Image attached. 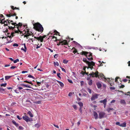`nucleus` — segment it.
Returning <instances> with one entry per match:
<instances>
[{"label":"nucleus","mask_w":130,"mask_h":130,"mask_svg":"<svg viewBox=\"0 0 130 130\" xmlns=\"http://www.w3.org/2000/svg\"><path fill=\"white\" fill-rule=\"evenodd\" d=\"M98 73L99 72L98 71H96L95 73H94L93 72L92 73L89 74V75H90V77H98L99 78H101L102 79H104V80L105 81L106 80H107L108 81H109V83L110 84L111 86H112V85H111L112 83L109 81L110 79L109 78H106L101 73L99 75Z\"/></svg>","instance_id":"f257e3e1"},{"label":"nucleus","mask_w":130,"mask_h":130,"mask_svg":"<svg viewBox=\"0 0 130 130\" xmlns=\"http://www.w3.org/2000/svg\"><path fill=\"white\" fill-rule=\"evenodd\" d=\"M34 28L36 30L39 32H42L44 30V28L42 25L39 23L37 22L33 24Z\"/></svg>","instance_id":"f03ea898"},{"label":"nucleus","mask_w":130,"mask_h":130,"mask_svg":"<svg viewBox=\"0 0 130 130\" xmlns=\"http://www.w3.org/2000/svg\"><path fill=\"white\" fill-rule=\"evenodd\" d=\"M82 54H83V55H84L90 61L92 60L93 59V58L92 57H91L90 58H88L87 57V54H88V52H87L86 51H82Z\"/></svg>","instance_id":"7ed1b4c3"},{"label":"nucleus","mask_w":130,"mask_h":130,"mask_svg":"<svg viewBox=\"0 0 130 130\" xmlns=\"http://www.w3.org/2000/svg\"><path fill=\"white\" fill-rule=\"evenodd\" d=\"M99 95L97 94H95L92 95L91 98V101H93L95 100L98 98Z\"/></svg>","instance_id":"20e7f679"},{"label":"nucleus","mask_w":130,"mask_h":130,"mask_svg":"<svg viewBox=\"0 0 130 130\" xmlns=\"http://www.w3.org/2000/svg\"><path fill=\"white\" fill-rule=\"evenodd\" d=\"M105 115V113L104 112H100L99 114V118L101 119L104 117Z\"/></svg>","instance_id":"39448f33"},{"label":"nucleus","mask_w":130,"mask_h":130,"mask_svg":"<svg viewBox=\"0 0 130 130\" xmlns=\"http://www.w3.org/2000/svg\"><path fill=\"white\" fill-rule=\"evenodd\" d=\"M22 118L23 119L27 122L30 121V118L26 116H23Z\"/></svg>","instance_id":"423d86ee"},{"label":"nucleus","mask_w":130,"mask_h":130,"mask_svg":"<svg viewBox=\"0 0 130 130\" xmlns=\"http://www.w3.org/2000/svg\"><path fill=\"white\" fill-rule=\"evenodd\" d=\"M34 38L37 39V40H38V41H40L41 42H42L43 40V38H42V36H40L39 37H34Z\"/></svg>","instance_id":"0eeeda50"},{"label":"nucleus","mask_w":130,"mask_h":130,"mask_svg":"<svg viewBox=\"0 0 130 130\" xmlns=\"http://www.w3.org/2000/svg\"><path fill=\"white\" fill-rule=\"evenodd\" d=\"M88 63L87 64L89 67L94 66H95V63L92 61L91 62L88 61Z\"/></svg>","instance_id":"6e6552de"},{"label":"nucleus","mask_w":130,"mask_h":130,"mask_svg":"<svg viewBox=\"0 0 130 130\" xmlns=\"http://www.w3.org/2000/svg\"><path fill=\"white\" fill-rule=\"evenodd\" d=\"M10 13L9 14H7L6 15L7 17H10L11 16H16L17 15V14L15 13H14L13 14H12L11 13H10V12H9Z\"/></svg>","instance_id":"1a4fd4ad"},{"label":"nucleus","mask_w":130,"mask_h":130,"mask_svg":"<svg viewBox=\"0 0 130 130\" xmlns=\"http://www.w3.org/2000/svg\"><path fill=\"white\" fill-rule=\"evenodd\" d=\"M60 43H62L61 44L62 45H66L68 44L67 41L66 40H64L62 41H60Z\"/></svg>","instance_id":"9d476101"},{"label":"nucleus","mask_w":130,"mask_h":130,"mask_svg":"<svg viewBox=\"0 0 130 130\" xmlns=\"http://www.w3.org/2000/svg\"><path fill=\"white\" fill-rule=\"evenodd\" d=\"M107 101V99L106 98L103 100L100 101L99 102L100 103H103L104 104H106Z\"/></svg>","instance_id":"9b49d317"},{"label":"nucleus","mask_w":130,"mask_h":130,"mask_svg":"<svg viewBox=\"0 0 130 130\" xmlns=\"http://www.w3.org/2000/svg\"><path fill=\"white\" fill-rule=\"evenodd\" d=\"M96 85L98 88L100 89L102 87V85L101 83L99 82H98L96 84Z\"/></svg>","instance_id":"f8f14e48"},{"label":"nucleus","mask_w":130,"mask_h":130,"mask_svg":"<svg viewBox=\"0 0 130 130\" xmlns=\"http://www.w3.org/2000/svg\"><path fill=\"white\" fill-rule=\"evenodd\" d=\"M120 126L124 127L126 126V123L125 122H124L123 123L120 124Z\"/></svg>","instance_id":"ddd939ff"},{"label":"nucleus","mask_w":130,"mask_h":130,"mask_svg":"<svg viewBox=\"0 0 130 130\" xmlns=\"http://www.w3.org/2000/svg\"><path fill=\"white\" fill-rule=\"evenodd\" d=\"M93 116L95 117V119H97L98 118V115L96 112L94 111L93 112Z\"/></svg>","instance_id":"4468645a"},{"label":"nucleus","mask_w":130,"mask_h":130,"mask_svg":"<svg viewBox=\"0 0 130 130\" xmlns=\"http://www.w3.org/2000/svg\"><path fill=\"white\" fill-rule=\"evenodd\" d=\"M24 27H25V26H27L25 28V29L27 31H26V32H27V34H29V33L30 31H29V29H28L27 28L28 27H27V26L26 25H24Z\"/></svg>","instance_id":"2eb2a0df"},{"label":"nucleus","mask_w":130,"mask_h":130,"mask_svg":"<svg viewBox=\"0 0 130 130\" xmlns=\"http://www.w3.org/2000/svg\"><path fill=\"white\" fill-rule=\"evenodd\" d=\"M57 82L59 84L60 86L61 87H63L64 86V85L61 82L59 81L58 80H57Z\"/></svg>","instance_id":"dca6fc26"},{"label":"nucleus","mask_w":130,"mask_h":130,"mask_svg":"<svg viewBox=\"0 0 130 130\" xmlns=\"http://www.w3.org/2000/svg\"><path fill=\"white\" fill-rule=\"evenodd\" d=\"M12 122L13 123L14 125L16 127H18L19 126V125L18 123H17L14 120H13L12 121Z\"/></svg>","instance_id":"f3484780"},{"label":"nucleus","mask_w":130,"mask_h":130,"mask_svg":"<svg viewBox=\"0 0 130 130\" xmlns=\"http://www.w3.org/2000/svg\"><path fill=\"white\" fill-rule=\"evenodd\" d=\"M14 75L12 76H5V79L6 80L9 79L11 77L13 76Z\"/></svg>","instance_id":"a211bd4d"},{"label":"nucleus","mask_w":130,"mask_h":130,"mask_svg":"<svg viewBox=\"0 0 130 130\" xmlns=\"http://www.w3.org/2000/svg\"><path fill=\"white\" fill-rule=\"evenodd\" d=\"M74 50L73 51V53H74V54H75V53H77V50L74 47L72 49V50Z\"/></svg>","instance_id":"6ab92c4d"},{"label":"nucleus","mask_w":130,"mask_h":130,"mask_svg":"<svg viewBox=\"0 0 130 130\" xmlns=\"http://www.w3.org/2000/svg\"><path fill=\"white\" fill-rule=\"evenodd\" d=\"M27 113L30 116V117H33V115H32V114L31 112V111H29Z\"/></svg>","instance_id":"aec40b11"},{"label":"nucleus","mask_w":130,"mask_h":130,"mask_svg":"<svg viewBox=\"0 0 130 130\" xmlns=\"http://www.w3.org/2000/svg\"><path fill=\"white\" fill-rule=\"evenodd\" d=\"M92 53H91L90 52H88V54H87V57L88 58H90V57H92Z\"/></svg>","instance_id":"412c9836"},{"label":"nucleus","mask_w":130,"mask_h":130,"mask_svg":"<svg viewBox=\"0 0 130 130\" xmlns=\"http://www.w3.org/2000/svg\"><path fill=\"white\" fill-rule=\"evenodd\" d=\"M54 33H55V34H54V35H58L59 36H60V35L59 34V33L58 31H57V30H55L54 31Z\"/></svg>","instance_id":"4be33fe9"},{"label":"nucleus","mask_w":130,"mask_h":130,"mask_svg":"<svg viewBox=\"0 0 130 130\" xmlns=\"http://www.w3.org/2000/svg\"><path fill=\"white\" fill-rule=\"evenodd\" d=\"M5 19V18H4L3 19H2L1 20V19L0 18V20L1 21L0 23L2 24H4L5 23V22L6 23H7V22L6 21V20H5L4 21V22H2V21H3V20H4Z\"/></svg>","instance_id":"5701e85b"},{"label":"nucleus","mask_w":130,"mask_h":130,"mask_svg":"<svg viewBox=\"0 0 130 130\" xmlns=\"http://www.w3.org/2000/svg\"><path fill=\"white\" fill-rule=\"evenodd\" d=\"M113 109H114L112 108H108L106 110L108 112H109L110 110Z\"/></svg>","instance_id":"b1692460"},{"label":"nucleus","mask_w":130,"mask_h":130,"mask_svg":"<svg viewBox=\"0 0 130 130\" xmlns=\"http://www.w3.org/2000/svg\"><path fill=\"white\" fill-rule=\"evenodd\" d=\"M52 37V39H54L55 38V40H54L55 41H57V38L56 37H55L54 36H50V37Z\"/></svg>","instance_id":"393cba45"},{"label":"nucleus","mask_w":130,"mask_h":130,"mask_svg":"<svg viewBox=\"0 0 130 130\" xmlns=\"http://www.w3.org/2000/svg\"><path fill=\"white\" fill-rule=\"evenodd\" d=\"M78 104L80 106V107H82L83 106V103L81 102H79L78 103Z\"/></svg>","instance_id":"a878e982"},{"label":"nucleus","mask_w":130,"mask_h":130,"mask_svg":"<svg viewBox=\"0 0 130 130\" xmlns=\"http://www.w3.org/2000/svg\"><path fill=\"white\" fill-rule=\"evenodd\" d=\"M88 83L89 85H91L92 84V80L90 79L88 82Z\"/></svg>","instance_id":"bb28decb"},{"label":"nucleus","mask_w":130,"mask_h":130,"mask_svg":"<svg viewBox=\"0 0 130 130\" xmlns=\"http://www.w3.org/2000/svg\"><path fill=\"white\" fill-rule=\"evenodd\" d=\"M25 82V83H29V84H30L31 85L32 84V83L31 82H29L27 80H25L24 82Z\"/></svg>","instance_id":"cd10ccee"},{"label":"nucleus","mask_w":130,"mask_h":130,"mask_svg":"<svg viewBox=\"0 0 130 130\" xmlns=\"http://www.w3.org/2000/svg\"><path fill=\"white\" fill-rule=\"evenodd\" d=\"M5 91V89L2 88H0V92L3 93Z\"/></svg>","instance_id":"c85d7f7f"},{"label":"nucleus","mask_w":130,"mask_h":130,"mask_svg":"<svg viewBox=\"0 0 130 130\" xmlns=\"http://www.w3.org/2000/svg\"><path fill=\"white\" fill-rule=\"evenodd\" d=\"M120 103L121 104H125L126 102L124 100H122L120 101Z\"/></svg>","instance_id":"c756f323"},{"label":"nucleus","mask_w":130,"mask_h":130,"mask_svg":"<svg viewBox=\"0 0 130 130\" xmlns=\"http://www.w3.org/2000/svg\"><path fill=\"white\" fill-rule=\"evenodd\" d=\"M34 126L35 127H36L37 128H38L40 126V125L38 124L37 123Z\"/></svg>","instance_id":"7c9ffc66"},{"label":"nucleus","mask_w":130,"mask_h":130,"mask_svg":"<svg viewBox=\"0 0 130 130\" xmlns=\"http://www.w3.org/2000/svg\"><path fill=\"white\" fill-rule=\"evenodd\" d=\"M83 61L84 62H86L87 64L88 63V61H89L87 60V59L86 58H84L83 59Z\"/></svg>","instance_id":"2f4dec72"},{"label":"nucleus","mask_w":130,"mask_h":130,"mask_svg":"<svg viewBox=\"0 0 130 130\" xmlns=\"http://www.w3.org/2000/svg\"><path fill=\"white\" fill-rule=\"evenodd\" d=\"M7 84L6 83H5L4 84H1L0 85L1 86H4V87H6V85Z\"/></svg>","instance_id":"473e14b6"},{"label":"nucleus","mask_w":130,"mask_h":130,"mask_svg":"<svg viewBox=\"0 0 130 130\" xmlns=\"http://www.w3.org/2000/svg\"><path fill=\"white\" fill-rule=\"evenodd\" d=\"M17 77H17V79L19 80H22L23 79V78L20 77L19 76H17Z\"/></svg>","instance_id":"72a5a7b5"},{"label":"nucleus","mask_w":130,"mask_h":130,"mask_svg":"<svg viewBox=\"0 0 130 130\" xmlns=\"http://www.w3.org/2000/svg\"><path fill=\"white\" fill-rule=\"evenodd\" d=\"M54 64L55 66H59V64L58 62H54Z\"/></svg>","instance_id":"f704fd0d"},{"label":"nucleus","mask_w":130,"mask_h":130,"mask_svg":"<svg viewBox=\"0 0 130 130\" xmlns=\"http://www.w3.org/2000/svg\"><path fill=\"white\" fill-rule=\"evenodd\" d=\"M24 46V48L25 49V51L24 52H26V49H27V48L25 44L24 43L23 44Z\"/></svg>","instance_id":"c9c22d12"},{"label":"nucleus","mask_w":130,"mask_h":130,"mask_svg":"<svg viewBox=\"0 0 130 130\" xmlns=\"http://www.w3.org/2000/svg\"><path fill=\"white\" fill-rule=\"evenodd\" d=\"M68 61V60H67L65 59H64L63 61V63L65 64L67 63Z\"/></svg>","instance_id":"e433bc0d"},{"label":"nucleus","mask_w":130,"mask_h":130,"mask_svg":"<svg viewBox=\"0 0 130 130\" xmlns=\"http://www.w3.org/2000/svg\"><path fill=\"white\" fill-rule=\"evenodd\" d=\"M72 106L74 108L75 110L77 109V106L76 105H73Z\"/></svg>","instance_id":"4c0bfd02"},{"label":"nucleus","mask_w":130,"mask_h":130,"mask_svg":"<svg viewBox=\"0 0 130 130\" xmlns=\"http://www.w3.org/2000/svg\"><path fill=\"white\" fill-rule=\"evenodd\" d=\"M19 85H17V87H18V89L19 90H20L21 89H22L23 88L22 87H20L19 86Z\"/></svg>","instance_id":"58836bf2"},{"label":"nucleus","mask_w":130,"mask_h":130,"mask_svg":"<svg viewBox=\"0 0 130 130\" xmlns=\"http://www.w3.org/2000/svg\"><path fill=\"white\" fill-rule=\"evenodd\" d=\"M13 62L14 63H15L16 62L19 61V60L18 59H17L15 60H13Z\"/></svg>","instance_id":"ea45409f"},{"label":"nucleus","mask_w":130,"mask_h":130,"mask_svg":"<svg viewBox=\"0 0 130 130\" xmlns=\"http://www.w3.org/2000/svg\"><path fill=\"white\" fill-rule=\"evenodd\" d=\"M28 76L29 77L31 78H32L33 79H35V77L33 76H32V75H29Z\"/></svg>","instance_id":"a19ab883"},{"label":"nucleus","mask_w":130,"mask_h":130,"mask_svg":"<svg viewBox=\"0 0 130 130\" xmlns=\"http://www.w3.org/2000/svg\"><path fill=\"white\" fill-rule=\"evenodd\" d=\"M60 73H57V76L60 78H61V77L60 76Z\"/></svg>","instance_id":"79ce46f5"},{"label":"nucleus","mask_w":130,"mask_h":130,"mask_svg":"<svg viewBox=\"0 0 130 130\" xmlns=\"http://www.w3.org/2000/svg\"><path fill=\"white\" fill-rule=\"evenodd\" d=\"M19 129L20 130H22L24 129V128L22 126H19Z\"/></svg>","instance_id":"37998d69"},{"label":"nucleus","mask_w":130,"mask_h":130,"mask_svg":"<svg viewBox=\"0 0 130 130\" xmlns=\"http://www.w3.org/2000/svg\"><path fill=\"white\" fill-rule=\"evenodd\" d=\"M119 78V77H116L115 78V82H118V79Z\"/></svg>","instance_id":"c03bdc74"},{"label":"nucleus","mask_w":130,"mask_h":130,"mask_svg":"<svg viewBox=\"0 0 130 130\" xmlns=\"http://www.w3.org/2000/svg\"><path fill=\"white\" fill-rule=\"evenodd\" d=\"M29 36L28 34H27L24 35V37H26L27 39L28 38V37Z\"/></svg>","instance_id":"a18cd8bd"},{"label":"nucleus","mask_w":130,"mask_h":130,"mask_svg":"<svg viewBox=\"0 0 130 130\" xmlns=\"http://www.w3.org/2000/svg\"><path fill=\"white\" fill-rule=\"evenodd\" d=\"M116 124L117 125H118L120 126V122H117L116 123Z\"/></svg>","instance_id":"49530a36"},{"label":"nucleus","mask_w":130,"mask_h":130,"mask_svg":"<svg viewBox=\"0 0 130 130\" xmlns=\"http://www.w3.org/2000/svg\"><path fill=\"white\" fill-rule=\"evenodd\" d=\"M17 67L15 66H12L10 67V69H14L15 68H17Z\"/></svg>","instance_id":"de8ad7c7"},{"label":"nucleus","mask_w":130,"mask_h":130,"mask_svg":"<svg viewBox=\"0 0 130 130\" xmlns=\"http://www.w3.org/2000/svg\"><path fill=\"white\" fill-rule=\"evenodd\" d=\"M38 45H39V44H38L37 45V47H36V49H38V48H40V46H41L42 45V43H41V44L40 45V46H38Z\"/></svg>","instance_id":"09e8293b"},{"label":"nucleus","mask_w":130,"mask_h":130,"mask_svg":"<svg viewBox=\"0 0 130 130\" xmlns=\"http://www.w3.org/2000/svg\"><path fill=\"white\" fill-rule=\"evenodd\" d=\"M88 91L89 92L90 94L91 93V90L89 88H88Z\"/></svg>","instance_id":"8fccbe9b"},{"label":"nucleus","mask_w":130,"mask_h":130,"mask_svg":"<svg viewBox=\"0 0 130 130\" xmlns=\"http://www.w3.org/2000/svg\"><path fill=\"white\" fill-rule=\"evenodd\" d=\"M13 45L14 46H19L18 44L17 43H14Z\"/></svg>","instance_id":"3c124183"},{"label":"nucleus","mask_w":130,"mask_h":130,"mask_svg":"<svg viewBox=\"0 0 130 130\" xmlns=\"http://www.w3.org/2000/svg\"><path fill=\"white\" fill-rule=\"evenodd\" d=\"M82 107H80L79 109V110L80 113H82Z\"/></svg>","instance_id":"603ef678"},{"label":"nucleus","mask_w":130,"mask_h":130,"mask_svg":"<svg viewBox=\"0 0 130 130\" xmlns=\"http://www.w3.org/2000/svg\"><path fill=\"white\" fill-rule=\"evenodd\" d=\"M60 68H61V69L62 70V71H63L64 72H65L66 73V70L64 68H61V67H60Z\"/></svg>","instance_id":"864d4df0"},{"label":"nucleus","mask_w":130,"mask_h":130,"mask_svg":"<svg viewBox=\"0 0 130 130\" xmlns=\"http://www.w3.org/2000/svg\"><path fill=\"white\" fill-rule=\"evenodd\" d=\"M17 118L18 119H19V120H21L22 119V118H20V116H18V115L17 116Z\"/></svg>","instance_id":"5fc2aeb1"},{"label":"nucleus","mask_w":130,"mask_h":130,"mask_svg":"<svg viewBox=\"0 0 130 130\" xmlns=\"http://www.w3.org/2000/svg\"><path fill=\"white\" fill-rule=\"evenodd\" d=\"M8 29H11L12 30V27L10 26L9 25L8 26Z\"/></svg>","instance_id":"6e6d98bb"},{"label":"nucleus","mask_w":130,"mask_h":130,"mask_svg":"<svg viewBox=\"0 0 130 130\" xmlns=\"http://www.w3.org/2000/svg\"><path fill=\"white\" fill-rule=\"evenodd\" d=\"M81 73L83 75H84L85 74V71H82Z\"/></svg>","instance_id":"4d7b16f0"},{"label":"nucleus","mask_w":130,"mask_h":130,"mask_svg":"<svg viewBox=\"0 0 130 130\" xmlns=\"http://www.w3.org/2000/svg\"><path fill=\"white\" fill-rule=\"evenodd\" d=\"M18 24L19 25V26L20 27L22 26V23L20 22Z\"/></svg>","instance_id":"13d9d810"},{"label":"nucleus","mask_w":130,"mask_h":130,"mask_svg":"<svg viewBox=\"0 0 130 130\" xmlns=\"http://www.w3.org/2000/svg\"><path fill=\"white\" fill-rule=\"evenodd\" d=\"M68 81L70 83H73V82L71 80H70L69 79H68Z\"/></svg>","instance_id":"bf43d9fd"},{"label":"nucleus","mask_w":130,"mask_h":130,"mask_svg":"<svg viewBox=\"0 0 130 130\" xmlns=\"http://www.w3.org/2000/svg\"><path fill=\"white\" fill-rule=\"evenodd\" d=\"M11 9H13V10L12 11V12H13V10L15 9L14 8L13 6H11Z\"/></svg>","instance_id":"052dcab7"},{"label":"nucleus","mask_w":130,"mask_h":130,"mask_svg":"<svg viewBox=\"0 0 130 130\" xmlns=\"http://www.w3.org/2000/svg\"><path fill=\"white\" fill-rule=\"evenodd\" d=\"M53 125L56 127L57 128H59V126H58L57 125H55V124H53Z\"/></svg>","instance_id":"680f3d73"},{"label":"nucleus","mask_w":130,"mask_h":130,"mask_svg":"<svg viewBox=\"0 0 130 130\" xmlns=\"http://www.w3.org/2000/svg\"><path fill=\"white\" fill-rule=\"evenodd\" d=\"M14 33L13 32H12L11 34V35L12 37L14 36Z\"/></svg>","instance_id":"e2e57ef3"},{"label":"nucleus","mask_w":130,"mask_h":130,"mask_svg":"<svg viewBox=\"0 0 130 130\" xmlns=\"http://www.w3.org/2000/svg\"><path fill=\"white\" fill-rule=\"evenodd\" d=\"M125 86L124 85H122L120 86V88H123Z\"/></svg>","instance_id":"0e129e2a"},{"label":"nucleus","mask_w":130,"mask_h":130,"mask_svg":"<svg viewBox=\"0 0 130 130\" xmlns=\"http://www.w3.org/2000/svg\"><path fill=\"white\" fill-rule=\"evenodd\" d=\"M122 81L123 82H124L125 83L127 82V80L126 79H123L122 80Z\"/></svg>","instance_id":"69168bd1"},{"label":"nucleus","mask_w":130,"mask_h":130,"mask_svg":"<svg viewBox=\"0 0 130 130\" xmlns=\"http://www.w3.org/2000/svg\"><path fill=\"white\" fill-rule=\"evenodd\" d=\"M47 49L49 50L51 52H53V50L51 49V48H47Z\"/></svg>","instance_id":"338daca9"},{"label":"nucleus","mask_w":130,"mask_h":130,"mask_svg":"<svg viewBox=\"0 0 130 130\" xmlns=\"http://www.w3.org/2000/svg\"><path fill=\"white\" fill-rule=\"evenodd\" d=\"M88 68H90L91 69V70H92V69H93V66H91L90 67H89L88 68Z\"/></svg>","instance_id":"774afa93"}]
</instances>
